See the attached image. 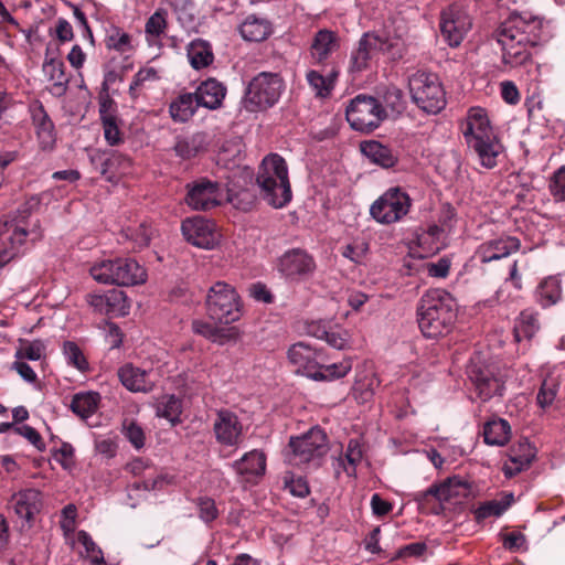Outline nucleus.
<instances>
[{
    "mask_svg": "<svg viewBox=\"0 0 565 565\" xmlns=\"http://www.w3.org/2000/svg\"><path fill=\"white\" fill-rule=\"evenodd\" d=\"M543 21L530 12H513L500 26L497 41L502 61L512 67L531 60V49L541 40Z\"/></svg>",
    "mask_w": 565,
    "mask_h": 565,
    "instance_id": "f257e3e1",
    "label": "nucleus"
},
{
    "mask_svg": "<svg viewBox=\"0 0 565 565\" xmlns=\"http://www.w3.org/2000/svg\"><path fill=\"white\" fill-rule=\"evenodd\" d=\"M40 198L28 199L13 216L0 220V268L11 262L19 253L22 244L30 238H41L39 221L31 222L30 215L40 205Z\"/></svg>",
    "mask_w": 565,
    "mask_h": 565,
    "instance_id": "f03ea898",
    "label": "nucleus"
},
{
    "mask_svg": "<svg viewBox=\"0 0 565 565\" xmlns=\"http://www.w3.org/2000/svg\"><path fill=\"white\" fill-rule=\"evenodd\" d=\"M457 305L443 289L426 291L417 306L418 327L424 337L437 339L448 334L456 321Z\"/></svg>",
    "mask_w": 565,
    "mask_h": 565,
    "instance_id": "7ed1b4c3",
    "label": "nucleus"
},
{
    "mask_svg": "<svg viewBox=\"0 0 565 565\" xmlns=\"http://www.w3.org/2000/svg\"><path fill=\"white\" fill-rule=\"evenodd\" d=\"M256 182L260 189V195L273 207L280 209L290 202L292 193L288 167L279 154L271 153L263 159Z\"/></svg>",
    "mask_w": 565,
    "mask_h": 565,
    "instance_id": "20e7f679",
    "label": "nucleus"
},
{
    "mask_svg": "<svg viewBox=\"0 0 565 565\" xmlns=\"http://www.w3.org/2000/svg\"><path fill=\"white\" fill-rule=\"evenodd\" d=\"M92 278L104 285L136 286L146 282V269L132 258L103 259L89 268Z\"/></svg>",
    "mask_w": 565,
    "mask_h": 565,
    "instance_id": "39448f33",
    "label": "nucleus"
},
{
    "mask_svg": "<svg viewBox=\"0 0 565 565\" xmlns=\"http://www.w3.org/2000/svg\"><path fill=\"white\" fill-rule=\"evenodd\" d=\"M285 90L279 73L260 72L248 83L243 104L248 111H260L273 107Z\"/></svg>",
    "mask_w": 565,
    "mask_h": 565,
    "instance_id": "423d86ee",
    "label": "nucleus"
},
{
    "mask_svg": "<svg viewBox=\"0 0 565 565\" xmlns=\"http://www.w3.org/2000/svg\"><path fill=\"white\" fill-rule=\"evenodd\" d=\"M413 102L428 114H437L446 106V95L438 76L434 73L416 72L408 81Z\"/></svg>",
    "mask_w": 565,
    "mask_h": 565,
    "instance_id": "0eeeda50",
    "label": "nucleus"
},
{
    "mask_svg": "<svg viewBox=\"0 0 565 565\" xmlns=\"http://www.w3.org/2000/svg\"><path fill=\"white\" fill-rule=\"evenodd\" d=\"M209 317L220 323H232L241 317L239 297L235 289L224 281L215 282L206 296Z\"/></svg>",
    "mask_w": 565,
    "mask_h": 565,
    "instance_id": "6e6552de",
    "label": "nucleus"
},
{
    "mask_svg": "<svg viewBox=\"0 0 565 565\" xmlns=\"http://www.w3.org/2000/svg\"><path fill=\"white\" fill-rule=\"evenodd\" d=\"M288 461L294 466L320 465V460L329 450L326 434L319 428H312L308 433L291 438Z\"/></svg>",
    "mask_w": 565,
    "mask_h": 565,
    "instance_id": "1a4fd4ad",
    "label": "nucleus"
},
{
    "mask_svg": "<svg viewBox=\"0 0 565 565\" xmlns=\"http://www.w3.org/2000/svg\"><path fill=\"white\" fill-rule=\"evenodd\" d=\"M347 120L361 132H371L385 119L386 113L381 103L366 95H358L347 107Z\"/></svg>",
    "mask_w": 565,
    "mask_h": 565,
    "instance_id": "9d476101",
    "label": "nucleus"
},
{
    "mask_svg": "<svg viewBox=\"0 0 565 565\" xmlns=\"http://www.w3.org/2000/svg\"><path fill=\"white\" fill-rule=\"evenodd\" d=\"M409 207L408 194L398 188H391L371 205L370 213L377 223L392 224L402 220Z\"/></svg>",
    "mask_w": 565,
    "mask_h": 565,
    "instance_id": "9b49d317",
    "label": "nucleus"
},
{
    "mask_svg": "<svg viewBox=\"0 0 565 565\" xmlns=\"http://www.w3.org/2000/svg\"><path fill=\"white\" fill-rule=\"evenodd\" d=\"M471 492L470 483L459 477L447 479L440 484L429 487L425 491L414 494V499L424 509L431 500L439 503L451 501L452 499H465Z\"/></svg>",
    "mask_w": 565,
    "mask_h": 565,
    "instance_id": "f8f14e48",
    "label": "nucleus"
},
{
    "mask_svg": "<svg viewBox=\"0 0 565 565\" xmlns=\"http://www.w3.org/2000/svg\"><path fill=\"white\" fill-rule=\"evenodd\" d=\"M471 25V18L467 11L457 4L449 6L440 14L441 35L452 47L460 45Z\"/></svg>",
    "mask_w": 565,
    "mask_h": 565,
    "instance_id": "ddd939ff",
    "label": "nucleus"
},
{
    "mask_svg": "<svg viewBox=\"0 0 565 565\" xmlns=\"http://www.w3.org/2000/svg\"><path fill=\"white\" fill-rule=\"evenodd\" d=\"M213 431L216 441L223 447L237 449L243 443V424L238 416L228 409H221L216 413Z\"/></svg>",
    "mask_w": 565,
    "mask_h": 565,
    "instance_id": "4468645a",
    "label": "nucleus"
},
{
    "mask_svg": "<svg viewBox=\"0 0 565 565\" xmlns=\"http://www.w3.org/2000/svg\"><path fill=\"white\" fill-rule=\"evenodd\" d=\"M222 201L218 183L207 179H200L188 184L185 203L196 211H206L217 206Z\"/></svg>",
    "mask_w": 565,
    "mask_h": 565,
    "instance_id": "2eb2a0df",
    "label": "nucleus"
},
{
    "mask_svg": "<svg viewBox=\"0 0 565 565\" xmlns=\"http://www.w3.org/2000/svg\"><path fill=\"white\" fill-rule=\"evenodd\" d=\"M277 269L288 279H300L315 271L316 263L306 250L294 248L278 258Z\"/></svg>",
    "mask_w": 565,
    "mask_h": 565,
    "instance_id": "dca6fc26",
    "label": "nucleus"
},
{
    "mask_svg": "<svg viewBox=\"0 0 565 565\" xmlns=\"http://www.w3.org/2000/svg\"><path fill=\"white\" fill-rule=\"evenodd\" d=\"M181 231L184 238L196 247L211 249L217 243L214 225L201 216L184 220L181 225Z\"/></svg>",
    "mask_w": 565,
    "mask_h": 565,
    "instance_id": "f3484780",
    "label": "nucleus"
},
{
    "mask_svg": "<svg viewBox=\"0 0 565 565\" xmlns=\"http://www.w3.org/2000/svg\"><path fill=\"white\" fill-rule=\"evenodd\" d=\"M340 39L334 31L321 29L317 31L310 42L309 58L311 64L324 66L331 56L339 50Z\"/></svg>",
    "mask_w": 565,
    "mask_h": 565,
    "instance_id": "a211bd4d",
    "label": "nucleus"
},
{
    "mask_svg": "<svg viewBox=\"0 0 565 565\" xmlns=\"http://www.w3.org/2000/svg\"><path fill=\"white\" fill-rule=\"evenodd\" d=\"M461 132L467 146L494 135L486 110L480 107L469 109L465 121L461 124Z\"/></svg>",
    "mask_w": 565,
    "mask_h": 565,
    "instance_id": "6ab92c4d",
    "label": "nucleus"
},
{
    "mask_svg": "<svg viewBox=\"0 0 565 565\" xmlns=\"http://www.w3.org/2000/svg\"><path fill=\"white\" fill-rule=\"evenodd\" d=\"M288 360L296 366L297 372H303L310 379L320 369V362H323L322 354L303 342L295 343L289 348Z\"/></svg>",
    "mask_w": 565,
    "mask_h": 565,
    "instance_id": "aec40b11",
    "label": "nucleus"
},
{
    "mask_svg": "<svg viewBox=\"0 0 565 565\" xmlns=\"http://www.w3.org/2000/svg\"><path fill=\"white\" fill-rule=\"evenodd\" d=\"M87 303L94 311L103 315H120L128 313L129 305L124 291L109 290L105 294H89L86 296Z\"/></svg>",
    "mask_w": 565,
    "mask_h": 565,
    "instance_id": "412c9836",
    "label": "nucleus"
},
{
    "mask_svg": "<svg viewBox=\"0 0 565 565\" xmlns=\"http://www.w3.org/2000/svg\"><path fill=\"white\" fill-rule=\"evenodd\" d=\"M118 377L120 383L134 393H149L156 384V375L152 370H142L129 363L118 370Z\"/></svg>",
    "mask_w": 565,
    "mask_h": 565,
    "instance_id": "4be33fe9",
    "label": "nucleus"
},
{
    "mask_svg": "<svg viewBox=\"0 0 565 565\" xmlns=\"http://www.w3.org/2000/svg\"><path fill=\"white\" fill-rule=\"evenodd\" d=\"M383 41L380 36L374 34H364L356 49L351 53L349 71L351 73H360L366 70L371 60L375 56L376 52L382 50Z\"/></svg>",
    "mask_w": 565,
    "mask_h": 565,
    "instance_id": "5701e85b",
    "label": "nucleus"
},
{
    "mask_svg": "<svg viewBox=\"0 0 565 565\" xmlns=\"http://www.w3.org/2000/svg\"><path fill=\"white\" fill-rule=\"evenodd\" d=\"M30 111L40 148L51 151L56 142V132L51 118L39 102L30 106Z\"/></svg>",
    "mask_w": 565,
    "mask_h": 565,
    "instance_id": "b1692460",
    "label": "nucleus"
},
{
    "mask_svg": "<svg viewBox=\"0 0 565 565\" xmlns=\"http://www.w3.org/2000/svg\"><path fill=\"white\" fill-rule=\"evenodd\" d=\"M520 247L521 243L516 237L502 236L482 243L477 250V256L482 263H490L508 257Z\"/></svg>",
    "mask_w": 565,
    "mask_h": 565,
    "instance_id": "393cba45",
    "label": "nucleus"
},
{
    "mask_svg": "<svg viewBox=\"0 0 565 565\" xmlns=\"http://www.w3.org/2000/svg\"><path fill=\"white\" fill-rule=\"evenodd\" d=\"M231 467L246 481L260 477L266 470V456L263 451L254 449L232 462Z\"/></svg>",
    "mask_w": 565,
    "mask_h": 565,
    "instance_id": "a878e982",
    "label": "nucleus"
},
{
    "mask_svg": "<svg viewBox=\"0 0 565 565\" xmlns=\"http://www.w3.org/2000/svg\"><path fill=\"white\" fill-rule=\"evenodd\" d=\"M10 505L19 518L29 522L40 512L41 493L34 489L21 491L12 495Z\"/></svg>",
    "mask_w": 565,
    "mask_h": 565,
    "instance_id": "bb28decb",
    "label": "nucleus"
},
{
    "mask_svg": "<svg viewBox=\"0 0 565 565\" xmlns=\"http://www.w3.org/2000/svg\"><path fill=\"white\" fill-rule=\"evenodd\" d=\"M44 76L52 83L51 94L62 96L67 89L68 78L64 72V63L61 60L50 55V49H46L45 61L43 63Z\"/></svg>",
    "mask_w": 565,
    "mask_h": 565,
    "instance_id": "cd10ccee",
    "label": "nucleus"
},
{
    "mask_svg": "<svg viewBox=\"0 0 565 565\" xmlns=\"http://www.w3.org/2000/svg\"><path fill=\"white\" fill-rule=\"evenodd\" d=\"M200 106L209 109H217L226 95V87L215 78L202 82L194 92Z\"/></svg>",
    "mask_w": 565,
    "mask_h": 565,
    "instance_id": "c85d7f7f",
    "label": "nucleus"
},
{
    "mask_svg": "<svg viewBox=\"0 0 565 565\" xmlns=\"http://www.w3.org/2000/svg\"><path fill=\"white\" fill-rule=\"evenodd\" d=\"M99 116L104 129V137L108 145L117 146L122 142V135L117 125L114 102L106 97L99 102Z\"/></svg>",
    "mask_w": 565,
    "mask_h": 565,
    "instance_id": "c756f323",
    "label": "nucleus"
},
{
    "mask_svg": "<svg viewBox=\"0 0 565 565\" xmlns=\"http://www.w3.org/2000/svg\"><path fill=\"white\" fill-rule=\"evenodd\" d=\"M468 148L477 156L481 166L487 169L497 166V158L502 152V146L495 135L479 139L468 145Z\"/></svg>",
    "mask_w": 565,
    "mask_h": 565,
    "instance_id": "7c9ffc66",
    "label": "nucleus"
},
{
    "mask_svg": "<svg viewBox=\"0 0 565 565\" xmlns=\"http://www.w3.org/2000/svg\"><path fill=\"white\" fill-rule=\"evenodd\" d=\"M470 379L475 384L476 392L482 401H488L495 395H501L502 382L494 377L489 371L472 369Z\"/></svg>",
    "mask_w": 565,
    "mask_h": 565,
    "instance_id": "2f4dec72",
    "label": "nucleus"
},
{
    "mask_svg": "<svg viewBox=\"0 0 565 565\" xmlns=\"http://www.w3.org/2000/svg\"><path fill=\"white\" fill-rule=\"evenodd\" d=\"M360 148L366 158L383 168H391L397 162V156L392 149L376 140L364 141Z\"/></svg>",
    "mask_w": 565,
    "mask_h": 565,
    "instance_id": "473e14b6",
    "label": "nucleus"
},
{
    "mask_svg": "<svg viewBox=\"0 0 565 565\" xmlns=\"http://www.w3.org/2000/svg\"><path fill=\"white\" fill-rule=\"evenodd\" d=\"M239 32L246 41H264L271 33L270 23L263 18L248 15L239 26Z\"/></svg>",
    "mask_w": 565,
    "mask_h": 565,
    "instance_id": "72a5a7b5",
    "label": "nucleus"
},
{
    "mask_svg": "<svg viewBox=\"0 0 565 565\" xmlns=\"http://www.w3.org/2000/svg\"><path fill=\"white\" fill-rule=\"evenodd\" d=\"M200 106L194 93L181 94L170 105V115L174 121L185 122L193 117Z\"/></svg>",
    "mask_w": 565,
    "mask_h": 565,
    "instance_id": "f704fd0d",
    "label": "nucleus"
},
{
    "mask_svg": "<svg viewBox=\"0 0 565 565\" xmlns=\"http://www.w3.org/2000/svg\"><path fill=\"white\" fill-rule=\"evenodd\" d=\"M68 543L73 548H78L79 555L87 558L92 564H104L102 550L85 531H79L76 534V537L72 539Z\"/></svg>",
    "mask_w": 565,
    "mask_h": 565,
    "instance_id": "c9c22d12",
    "label": "nucleus"
},
{
    "mask_svg": "<svg viewBox=\"0 0 565 565\" xmlns=\"http://www.w3.org/2000/svg\"><path fill=\"white\" fill-rule=\"evenodd\" d=\"M186 55L195 70L207 67L214 60L211 45L203 40H194L188 45Z\"/></svg>",
    "mask_w": 565,
    "mask_h": 565,
    "instance_id": "e433bc0d",
    "label": "nucleus"
},
{
    "mask_svg": "<svg viewBox=\"0 0 565 565\" xmlns=\"http://www.w3.org/2000/svg\"><path fill=\"white\" fill-rule=\"evenodd\" d=\"M484 441L491 446H503L511 437V427L504 419H493L486 423L483 428Z\"/></svg>",
    "mask_w": 565,
    "mask_h": 565,
    "instance_id": "4c0bfd02",
    "label": "nucleus"
},
{
    "mask_svg": "<svg viewBox=\"0 0 565 565\" xmlns=\"http://www.w3.org/2000/svg\"><path fill=\"white\" fill-rule=\"evenodd\" d=\"M206 148L205 134L198 132L191 137L180 138L174 145L175 153L183 158L190 159Z\"/></svg>",
    "mask_w": 565,
    "mask_h": 565,
    "instance_id": "58836bf2",
    "label": "nucleus"
},
{
    "mask_svg": "<svg viewBox=\"0 0 565 565\" xmlns=\"http://www.w3.org/2000/svg\"><path fill=\"white\" fill-rule=\"evenodd\" d=\"M337 75L338 72L334 70H332L328 76H323L318 71L311 70L307 73L306 77L316 96L323 98L330 95Z\"/></svg>",
    "mask_w": 565,
    "mask_h": 565,
    "instance_id": "ea45409f",
    "label": "nucleus"
},
{
    "mask_svg": "<svg viewBox=\"0 0 565 565\" xmlns=\"http://www.w3.org/2000/svg\"><path fill=\"white\" fill-rule=\"evenodd\" d=\"M99 395L97 393L87 392V393H78L74 395L71 408L72 411L81 416L82 418H87L98 407Z\"/></svg>",
    "mask_w": 565,
    "mask_h": 565,
    "instance_id": "a19ab883",
    "label": "nucleus"
},
{
    "mask_svg": "<svg viewBox=\"0 0 565 565\" xmlns=\"http://www.w3.org/2000/svg\"><path fill=\"white\" fill-rule=\"evenodd\" d=\"M181 399L174 395L162 396L157 404V416L168 419L171 424L180 420Z\"/></svg>",
    "mask_w": 565,
    "mask_h": 565,
    "instance_id": "79ce46f5",
    "label": "nucleus"
},
{
    "mask_svg": "<svg viewBox=\"0 0 565 565\" xmlns=\"http://www.w3.org/2000/svg\"><path fill=\"white\" fill-rule=\"evenodd\" d=\"M512 501V493L505 494L501 500L487 501L475 511V516L478 521L490 516H500L511 505Z\"/></svg>",
    "mask_w": 565,
    "mask_h": 565,
    "instance_id": "37998d69",
    "label": "nucleus"
},
{
    "mask_svg": "<svg viewBox=\"0 0 565 565\" xmlns=\"http://www.w3.org/2000/svg\"><path fill=\"white\" fill-rule=\"evenodd\" d=\"M540 324L536 315L524 311L520 315L514 326L515 341L530 340L539 330Z\"/></svg>",
    "mask_w": 565,
    "mask_h": 565,
    "instance_id": "c03bdc74",
    "label": "nucleus"
},
{
    "mask_svg": "<svg viewBox=\"0 0 565 565\" xmlns=\"http://www.w3.org/2000/svg\"><path fill=\"white\" fill-rule=\"evenodd\" d=\"M352 369V363L350 360H343L339 363H333L330 365H323L320 362V369L317 370L316 373L312 374V380L315 381H332L337 379H341L345 376Z\"/></svg>",
    "mask_w": 565,
    "mask_h": 565,
    "instance_id": "a18cd8bd",
    "label": "nucleus"
},
{
    "mask_svg": "<svg viewBox=\"0 0 565 565\" xmlns=\"http://www.w3.org/2000/svg\"><path fill=\"white\" fill-rule=\"evenodd\" d=\"M158 71L154 67L146 66L140 68L129 85V94L132 99L138 98L143 88L149 87L159 79Z\"/></svg>",
    "mask_w": 565,
    "mask_h": 565,
    "instance_id": "49530a36",
    "label": "nucleus"
},
{
    "mask_svg": "<svg viewBox=\"0 0 565 565\" xmlns=\"http://www.w3.org/2000/svg\"><path fill=\"white\" fill-rule=\"evenodd\" d=\"M539 297L543 306L556 303L562 296L561 281L557 277H548L539 286Z\"/></svg>",
    "mask_w": 565,
    "mask_h": 565,
    "instance_id": "de8ad7c7",
    "label": "nucleus"
},
{
    "mask_svg": "<svg viewBox=\"0 0 565 565\" xmlns=\"http://www.w3.org/2000/svg\"><path fill=\"white\" fill-rule=\"evenodd\" d=\"M173 12L181 23L186 29H192L196 22V9L190 0H174L172 2Z\"/></svg>",
    "mask_w": 565,
    "mask_h": 565,
    "instance_id": "09e8293b",
    "label": "nucleus"
},
{
    "mask_svg": "<svg viewBox=\"0 0 565 565\" xmlns=\"http://www.w3.org/2000/svg\"><path fill=\"white\" fill-rule=\"evenodd\" d=\"M106 46L119 53H126L132 49L131 36L117 26L107 31Z\"/></svg>",
    "mask_w": 565,
    "mask_h": 565,
    "instance_id": "8fccbe9b",
    "label": "nucleus"
},
{
    "mask_svg": "<svg viewBox=\"0 0 565 565\" xmlns=\"http://www.w3.org/2000/svg\"><path fill=\"white\" fill-rule=\"evenodd\" d=\"M129 167H130L129 158L114 152L104 161V163L102 166V173L103 174L109 173L108 179L111 180L117 174L126 173Z\"/></svg>",
    "mask_w": 565,
    "mask_h": 565,
    "instance_id": "3c124183",
    "label": "nucleus"
},
{
    "mask_svg": "<svg viewBox=\"0 0 565 565\" xmlns=\"http://www.w3.org/2000/svg\"><path fill=\"white\" fill-rule=\"evenodd\" d=\"M45 344L41 340L23 341L15 352L17 360L39 361L44 356Z\"/></svg>",
    "mask_w": 565,
    "mask_h": 565,
    "instance_id": "603ef678",
    "label": "nucleus"
},
{
    "mask_svg": "<svg viewBox=\"0 0 565 565\" xmlns=\"http://www.w3.org/2000/svg\"><path fill=\"white\" fill-rule=\"evenodd\" d=\"M345 460L350 467L344 468V472L348 476H353L355 473V467L359 462H361L363 452L358 439H351L348 444Z\"/></svg>",
    "mask_w": 565,
    "mask_h": 565,
    "instance_id": "864d4df0",
    "label": "nucleus"
},
{
    "mask_svg": "<svg viewBox=\"0 0 565 565\" xmlns=\"http://www.w3.org/2000/svg\"><path fill=\"white\" fill-rule=\"evenodd\" d=\"M63 353L67 359L68 363L74 365L76 369L84 371L87 369L86 359L78 345L74 342L67 341L63 345Z\"/></svg>",
    "mask_w": 565,
    "mask_h": 565,
    "instance_id": "5fc2aeb1",
    "label": "nucleus"
},
{
    "mask_svg": "<svg viewBox=\"0 0 565 565\" xmlns=\"http://www.w3.org/2000/svg\"><path fill=\"white\" fill-rule=\"evenodd\" d=\"M153 231L146 223H141L137 228H128L127 237H129L138 248L149 245Z\"/></svg>",
    "mask_w": 565,
    "mask_h": 565,
    "instance_id": "6e6d98bb",
    "label": "nucleus"
},
{
    "mask_svg": "<svg viewBox=\"0 0 565 565\" xmlns=\"http://www.w3.org/2000/svg\"><path fill=\"white\" fill-rule=\"evenodd\" d=\"M77 510L74 504H67L62 511L61 527L67 542L74 539Z\"/></svg>",
    "mask_w": 565,
    "mask_h": 565,
    "instance_id": "4d7b16f0",
    "label": "nucleus"
},
{
    "mask_svg": "<svg viewBox=\"0 0 565 565\" xmlns=\"http://www.w3.org/2000/svg\"><path fill=\"white\" fill-rule=\"evenodd\" d=\"M369 252V244L363 239H355L348 244L342 255L354 263H361Z\"/></svg>",
    "mask_w": 565,
    "mask_h": 565,
    "instance_id": "13d9d810",
    "label": "nucleus"
},
{
    "mask_svg": "<svg viewBox=\"0 0 565 565\" xmlns=\"http://www.w3.org/2000/svg\"><path fill=\"white\" fill-rule=\"evenodd\" d=\"M548 188L555 201H565V166L554 172Z\"/></svg>",
    "mask_w": 565,
    "mask_h": 565,
    "instance_id": "bf43d9fd",
    "label": "nucleus"
},
{
    "mask_svg": "<svg viewBox=\"0 0 565 565\" xmlns=\"http://www.w3.org/2000/svg\"><path fill=\"white\" fill-rule=\"evenodd\" d=\"M557 383L554 380H545L537 394V403L542 408L552 405L556 397Z\"/></svg>",
    "mask_w": 565,
    "mask_h": 565,
    "instance_id": "052dcab7",
    "label": "nucleus"
},
{
    "mask_svg": "<svg viewBox=\"0 0 565 565\" xmlns=\"http://www.w3.org/2000/svg\"><path fill=\"white\" fill-rule=\"evenodd\" d=\"M167 26L166 13L161 10L156 11L146 23V33L150 36L158 38Z\"/></svg>",
    "mask_w": 565,
    "mask_h": 565,
    "instance_id": "680f3d73",
    "label": "nucleus"
},
{
    "mask_svg": "<svg viewBox=\"0 0 565 565\" xmlns=\"http://www.w3.org/2000/svg\"><path fill=\"white\" fill-rule=\"evenodd\" d=\"M318 338L324 340L330 347L343 350L348 347L349 339L347 332L323 330L321 334H317Z\"/></svg>",
    "mask_w": 565,
    "mask_h": 565,
    "instance_id": "e2e57ef3",
    "label": "nucleus"
},
{
    "mask_svg": "<svg viewBox=\"0 0 565 565\" xmlns=\"http://www.w3.org/2000/svg\"><path fill=\"white\" fill-rule=\"evenodd\" d=\"M124 431L127 439L137 448H141L145 445V433L142 428L135 422H125Z\"/></svg>",
    "mask_w": 565,
    "mask_h": 565,
    "instance_id": "0e129e2a",
    "label": "nucleus"
},
{
    "mask_svg": "<svg viewBox=\"0 0 565 565\" xmlns=\"http://www.w3.org/2000/svg\"><path fill=\"white\" fill-rule=\"evenodd\" d=\"M228 201L237 209L248 211L255 203V196L247 190L237 193H228Z\"/></svg>",
    "mask_w": 565,
    "mask_h": 565,
    "instance_id": "69168bd1",
    "label": "nucleus"
},
{
    "mask_svg": "<svg viewBox=\"0 0 565 565\" xmlns=\"http://www.w3.org/2000/svg\"><path fill=\"white\" fill-rule=\"evenodd\" d=\"M199 511H200V518L204 522H211V521L215 520L218 515V512H217L214 501L209 498L200 499Z\"/></svg>",
    "mask_w": 565,
    "mask_h": 565,
    "instance_id": "338daca9",
    "label": "nucleus"
},
{
    "mask_svg": "<svg viewBox=\"0 0 565 565\" xmlns=\"http://www.w3.org/2000/svg\"><path fill=\"white\" fill-rule=\"evenodd\" d=\"M55 34L61 42H70L74 38L73 28L71 23L64 18L57 19L55 25Z\"/></svg>",
    "mask_w": 565,
    "mask_h": 565,
    "instance_id": "774afa93",
    "label": "nucleus"
}]
</instances>
